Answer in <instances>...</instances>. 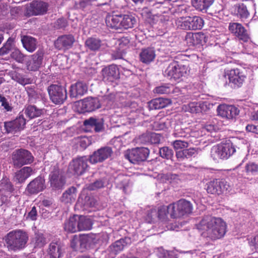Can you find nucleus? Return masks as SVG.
Listing matches in <instances>:
<instances>
[{"label": "nucleus", "mask_w": 258, "mask_h": 258, "mask_svg": "<svg viewBox=\"0 0 258 258\" xmlns=\"http://www.w3.org/2000/svg\"><path fill=\"white\" fill-rule=\"evenodd\" d=\"M155 56V51L152 47L143 49L140 54V60L146 64H149L154 61Z\"/></svg>", "instance_id": "27"}, {"label": "nucleus", "mask_w": 258, "mask_h": 258, "mask_svg": "<svg viewBox=\"0 0 258 258\" xmlns=\"http://www.w3.org/2000/svg\"><path fill=\"white\" fill-rule=\"evenodd\" d=\"M113 151L110 147L107 146L102 147L89 156V161L92 164L103 162L110 157Z\"/></svg>", "instance_id": "12"}, {"label": "nucleus", "mask_w": 258, "mask_h": 258, "mask_svg": "<svg viewBox=\"0 0 258 258\" xmlns=\"http://www.w3.org/2000/svg\"><path fill=\"white\" fill-rule=\"evenodd\" d=\"M204 25V21L198 16L188 17L182 19L180 25L181 29L184 30L201 29Z\"/></svg>", "instance_id": "13"}, {"label": "nucleus", "mask_w": 258, "mask_h": 258, "mask_svg": "<svg viewBox=\"0 0 258 258\" xmlns=\"http://www.w3.org/2000/svg\"><path fill=\"white\" fill-rule=\"evenodd\" d=\"M234 12L241 19H247L249 16L247 9L243 4L236 5L234 6Z\"/></svg>", "instance_id": "39"}, {"label": "nucleus", "mask_w": 258, "mask_h": 258, "mask_svg": "<svg viewBox=\"0 0 258 258\" xmlns=\"http://www.w3.org/2000/svg\"><path fill=\"white\" fill-rule=\"evenodd\" d=\"M227 75L229 83L233 88L240 87L246 78L244 73L238 69H231L228 72Z\"/></svg>", "instance_id": "14"}, {"label": "nucleus", "mask_w": 258, "mask_h": 258, "mask_svg": "<svg viewBox=\"0 0 258 258\" xmlns=\"http://www.w3.org/2000/svg\"><path fill=\"white\" fill-rule=\"evenodd\" d=\"M189 128H182L179 125H176L175 127L173 135L176 138L188 139L191 136L189 134Z\"/></svg>", "instance_id": "43"}, {"label": "nucleus", "mask_w": 258, "mask_h": 258, "mask_svg": "<svg viewBox=\"0 0 258 258\" xmlns=\"http://www.w3.org/2000/svg\"><path fill=\"white\" fill-rule=\"evenodd\" d=\"M211 6L212 7L211 8H209L207 12L211 15L219 13L223 9L222 6L219 4H215L214 5H212Z\"/></svg>", "instance_id": "61"}, {"label": "nucleus", "mask_w": 258, "mask_h": 258, "mask_svg": "<svg viewBox=\"0 0 258 258\" xmlns=\"http://www.w3.org/2000/svg\"><path fill=\"white\" fill-rule=\"evenodd\" d=\"M47 3L38 1H34L30 4L28 11L32 15H42L45 14L48 10Z\"/></svg>", "instance_id": "20"}, {"label": "nucleus", "mask_w": 258, "mask_h": 258, "mask_svg": "<svg viewBox=\"0 0 258 258\" xmlns=\"http://www.w3.org/2000/svg\"><path fill=\"white\" fill-rule=\"evenodd\" d=\"M37 218V211L35 206L33 207L31 211L28 213L26 216V219L32 221H35Z\"/></svg>", "instance_id": "64"}, {"label": "nucleus", "mask_w": 258, "mask_h": 258, "mask_svg": "<svg viewBox=\"0 0 258 258\" xmlns=\"http://www.w3.org/2000/svg\"><path fill=\"white\" fill-rule=\"evenodd\" d=\"M47 90L50 100L55 104H62L67 98V90L61 85L52 84Z\"/></svg>", "instance_id": "7"}, {"label": "nucleus", "mask_w": 258, "mask_h": 258, "mask_svg": "<svg viewBox=\"0 0 258 258\" xmlns=\"http://www.w3.org/2000/svg\"><path fill=\"white\" fill-rule=\"evenodd\" d=\"M232 189L230 183L224 179H216L207 183L206 189L208 193L220 195L228 194Z\"/></svg>", "instance_id": "5"}, {"label": "nucleus", "mask_w": 258, "mask_h": 258, "mask_svg": "<svg viewBox=\"0 0 258 258\" xmlns=\"http://www.w3.org/2000/svg\"><path fill=\"white\" fill-rule=\"evenodd\" d=\"M78 215H74L73 217H71L69 218L68 220H67L64 225V229L66 231L75 233L78 231V222L77 221Z\"/></svg>", "instance_id": "37"}, {"label": "nucleus", "mask_w": 258, "mask_h": 258, "mask_svg": "<svg viewBox=\"0 0 258 258\" xmlns=\"http://www.w3.org/2000/svg\"><path fill=\"white\" fill-rule=\"evenodd\" d=\"M25 90L30 98L35 99L37 97V93L33 87L27 86L25 87Z\"/></svg>", "instance_id": "63"}, {"label": "nucleus", "mask_w": 258, "mask_h": 258, "mask_svg": "<svg viewBox=\"0 0 258 258\" xmlns=\"http://www.w3.org/2000/svg\"><path fill=\"white\" fill-rule=\"evenodd\" d=\"M125 245L124 239H120L110 245L107 251L108 252L110 256L113 258L118 252L123 250Z\"/></svg>", "instance_id": "33"}, {"label": "nucleus", "mask_w": 258, "mask_h": 258, "mask_svg": "<svg viewBox=\"0 0 258 258\" xmlns=\"http://www.w3.org/2000/svg\"><path fill=\"white\" fill-rule=\"evenodd\" d=\"M104 183L102 180H97L90 184L88 186V189L90 190H94L104 186Z\"/></svg>", "instance_id": "60"}, {"label": "nucleus", "mask_w": 258, "mask_h": 258, "mask_svg": "<svg viewBox=\"0 0 258 258\" xmlns=\"http://www.w3.org/2000/svg\"><path fill=\"white\" fill-rule=\"evenodd\" d=\"M43 56V52L39 50L32 56V58L28 62L27 64V70L30 71H37L42 64Z\"/></svg>", "instance_id": "25"}, {"label": "nucleus", "mask_w": 258, "mask_h": 258, "mask_svg": "<svg viewBox=\"0 0 258 258\" xmlns=\"http://www.w3.org/2000/svg\"><path fill=\"white\" fill-rule=\"evenodd\" d=\"M149 133H147L136 138L133 142L139 144H146L149 143Z\"/></svg>", "instance_id": "54"}, {"label": "nucleus", "mask_w": 258, "mask_h": 258, "mask_svg": "<svg viewBox=\"0 0 258 258\" xmlns=\"http://www.w3.org/2000/svg\"><path fill=\"white\" fill-rule=\"evenodd\" d=\"M11 56L18 62L22 63L24 60L25 55L18 49H13Z\"/></svg>", "instance_id": "52"}, {"label": "nucleus", "mask_w": 258, "mask_h": 258, "mask_svg": "<svg viewBox=\"0 0 258 258\" xmlns=\"http://www.w3.org/2000/svg\"><path fill=\"white\" fill-rule=\"evenodd\" d=\"M128 15H107L106 18V23L108 27L115 29L124 28L127 29L129 28Z\"/></svg>", "instance_id": "8"}, {"label": "nucleus", "mask_w": 258, "mask_h": 258, "mask_svg": "<svg viewBox=\"0 0 258 258\" xmlns=\"http://www.w3.org/2000/svg\"><path fill=\"white\" fill-rule=\"evenodd\" d=\"M83 124L86 127L94 128L95 132H100L103 129V120L102 118L91 117L84 121Z\"/></svg>", "instance_id": "26"}, {"label": "nucleus", "mask_w": 258, "mask_h": 258, "mask_svg": "<svg viewBox=\"0 0 258 258\" xmlns=\"http://www.w3.org/2000/svg\"><path fill=\"white\" fill-rule=\"evenodd\" d=\"M71 247L75 250L81 251V241L80 236L75 235L71 242Z\"/></svg>", "instance_id": "58"}, {"label": "nucleus", "mask_w": 258, "mask_h": 258, "mask_svg": "<svg viewBox=\"0 0 258 258\" xmlns=\"http://www.w3.org/2000/svg\"><path fill=\"white\" fill-rule=\"evenodd\" d=\"M78 231L89 230L92 228V222L91 220L83 216L78 215Z\"/></svg>", "instance_id": "35"}, {"label": "nucleus", "mask_w": 258, "mask_h": 258, "mask_svg": "<svg viewBox=\"0 0 258 258\" xmlns=\"http://www.w3.org/2000/svg\"><path fill=\"white\" fill-rule=\"evenodd\" d=\"M218 115L227 119H232L239 114V110L234 105L220 104L217 109Z\"/></svg>", "instance_id": "16"}, {"label": "nucleus", "mask_w": 258, "mask_h": 258, "mask_svg": "<svg viewBox=\"0 0 258 258\" xmlns=\"http://www.w3.org/2000/svg\"><path fill=\"white\" fill-rule=\"evenodd\" d=\"M81 241V251L93 247L96 243L93 236L84 235L80 236Z\"/></svg>", "instance_id": "36"}, {"label": "nucleus", "mask_w": 258, "mask_h": 258, "mask_svg": "<svg viewBox=\"0 0 258 258\" xmlns=\"http://www.w3.org/2000/svg\"><path fill=\"white\" fill-rule=\"evenodd\" d=\"M235 152L236 149L233 143L228 141L213 146L211 150V156L214 160L227 159Z\"/></svg>", "instance_id": "3"}, {"label": "nucleus", "mask_w": 258, "mask_h": 258, "mask_svg": "<svg viewBox=\"0 0 258 258\" xmlns=\"http://www.w3.org/2000/svg\"><path fill=\"white\" fill-rule=\"evenodd\" d=\"M159 154L160 156L166 159H171L173 156V150L168 147H163L160 148Z\"/></svg>", "instance_id": "48"}, {"label": "nucleus", "mask_w": 258, "mask_h": 258, "mask_svg": "<svg viewBox=\"0 0 258 258\" xmlns=\"http://www.w3.org/2000/svg\"><path fill=\"white\" fill-rule=\"evenodd\" d=\"M171 103L169 99L164 98H157L148 102L149 110L160 109L166 107Z\"/></svg>", "instance_id": "29"}, {"label": "nucleus", "mask_w": 258, "mask_h": 258, "mask_svg": "<svg viewBox=\"0 0 258 258\" xmlns=\"http://www.w3.org/2000/svg\"><path fill=\"white\" fill-rule=\"evenodd\" d=\"M63 246L59 242H51L49 244L48 254L50 258H59L63 253Z\"/></svg>", "instance_id": "32"}, {"label": "nucleus", "mask_w": 258, "mask_h": 258, "mask_svg": "<svg viewBox=\"0 0 258 258\" xmlns=\"http://www.w3.org/2000/svg\"><path fill=\"white\" fill-rule=\"evenodd\" d=\"M102 80L106 84H111L119 78V73L117 67L110 65L101 71Z\"/></svg>", "instance_id": "15"}, {"label": "nucleus", "mask_w": 258, "mask_h": 258, "mask_svg": "<svg viewBox=\"0 0 258 258\" xmlns=\"http://www.w3.org/2000/svg\"><path fill=\"white\" fill-rule=\"evenodd\" d=\"M171 91L170 86L168 84L156 87L154 89V92L158 94H169Z\"/></svg>", "instance_id": "53"}, {"label": "nucleus", "mask_w": 258, "mask_h": 258, "mask_svg": "<svg viewBox=\"0 0 258 258\" xmlns=\"http://www.w3.org/2000/svg\"><path fill=\"white\" fill-rule=\"evenodd\" d=\"M169 208L172 210L171 217L174 219L190 214L193 209L191 203L184 199H181L176 203L170 204Z\"/></svg>", "instance_id": "4"}, {"label": "nucleus", "mask_w": 258, "mask_h": 258, "mask_svg": "<svg viewBox=\"0 0 258 258\" xmlns=\"http://www.w3.org/2000/svg\"><path fill=\"white\" fill-rule=\"evenodd\" d=\"M115 146H119L118 149L121 150L124 147H126L129 145V137H127V133H125L122 136L117 137L113 141Z\"/></svg>", "instance_id": "44"}, {"label": "nucleus", "mask_w": 258, "mask_h": 258, "mask_svg": "<svg viewBox=\"0 0 258 258\" xmlns=\"http://www.w3.org/2000/svg\"><path fill=\"white\" fill-rule=\"evenodd\" d=\"M197 227L198 230L206 232L212 240L222 238L226 231V223L221 218L211 215L204 216Z\"/></svg>", "instance_id": "1"}, {"label": "nucleus", "mask_w": 258, "mask_h": 258, "mask_svg": "<svg viewBox=\"0 0 258 258\" xmlns=\"http://www.w3.org/2000/svg\"><path fill=\"white\" fill-rule=\"evenodd\" d=\"M76 188L73 186L67 189L61 197L62 201L64 203H70L76 198Z\"/></svg>", "instance_id": "42"}, {"label": "nucleus", "mask_w": 258, "mask_h": 258, "mask_svg": "<svg viewBox=\"0 0 258 258\" xmlns=\"http://www.w3.org/2000/svg\"><path fill=\"white\" fill-rule=\"evenodd\" d=\"M214 2V0H191V4L196 10L206 13Z\"/></svg>", "instance_id": "31"}, {"label": "nucleus", "mask_w": 258, "mask_h": 258, "mask_svg": "<svg viewBox=\"0 0 258 258\" xmlns=\"http://www.w3.org/2000/svg\"><path fill=\"white\" fill-rule=\"evenodd\" d=\"M189 105L191 108V111L197 113L199 111L198 107H200L202 111H207L210 109L213 104L210 103L208 101H204L196 103V105L195 103H191Z\"/></svg>", "instance_id": "41"}, {"label": "nucleus", "mask_w": 258, "mask_h": 258, "mask_svg": "<svg viewBox=\"0 0 258 258\" xmlns=\"http://www.w3.org/2000/svg\"><path fill=\"white\" fill-rule=\"evenodd\" d=\"M157 219H158V217L156 209H152L148 211L146 217V220L148 223H151Z\"/></svg>", "instance_id": "59"}, {"label": "nucleus", "mask_w": 258, "mask_h": 258, "mask_svg": "<svg viewBox=\"0 0 258 258\" xmlns=\"http://www.w3.org/2000/svg\"><path fill=\"white\" fill-rule=\"evenodd\" d=\"M185 40L189 46H195L199 44L203 45L206 42V35L202 32L188 33Z\"/></svg>", "instance_id": "22"}, {"label": "nucleus", "mask_w": 258, "mask_h": 258, "mask_svg": "<svg viewBox=\"0 0 258 258\" xmlns=\"http://www.w3.org/2000/svg\"><path fill=\"white\" fill-rule=\"evenodd\" d=\"M89 158L82 156L73 159L69 164V169L74 174L81 175L88 168Z\"/></svg>", "instance_id": "10"}, {"label": "nucleus", "mask_w": 258, "mask_h": 258, "mask_svg": "<svg viewBox=\"0 0 258 258\" xmlns=\"http://www.w3.org/2000/svg\"><path fill=\"white\" fill-rule=\"evenodd\" d=\"M28 240L25 232L21 230L13 231L7 235L6 241L10 250L16 251L23 249Z\"/></svg>", "instance_id": "2"}, {"label": "nucleus", "mask_w": 258, "mask_h": 258, "mask_svg": "<svg viewBox=\"0 0 258 258\" xmlns=\"http://www.w3.org/2000/svg\"><path fill=\"white\" fill-rule=\"evenodd\" d=\"M49 180L51 187L53 189L59 190L63 188L65 184L63 176L60 173L58 166L57 164L51 166Z\"/></svg>", "instance_id": "11"}, {"label": "nucleus", "mask_w": 258, "mask_h": 258, "mask_svg": "<svg viewBox=\"0 0 258 258\" xmlns=\"http://www.w3.org/2000/svg\"><path fill=\"white\" fill-rule=\"evenodd\" d=\"M24 113L30 119L40 116L43 112L41 109L38 108L35 105H28L24 109Z\"/></svg>", "instance_id": "38"}, {"label": "nucleus", "mask_w": 258, "mask_h": 258, "mask_svg": "<svg viewBox=\"0 0 258 258\" xmlns=\"http://www.w3.org/2000/svg\"><path fill=\"white\" fill-rule=\"evenodd\" d=\"M187 67L177 61L171 62L163 73L164 76L170 80L177 81L187 72Z\"/></svg>", "instance_id": "6"}, {"label": "nucleus", "mask_w": 258, "mask_h": 258, "mask_svg": "<svg viewBox=\"0 0 258 258\" xmlns=\"http://www.w3.org/2000/svg\"><path fill=\"white\" fill-rule=\"evenodd\" d=\"M244 171L247 175L254 176L258 172V164L253 162H249L245 165Z\"/></svg>", "instance_id": "46"}, {"label": "nucleus", "mask_w": 258, "mask_h": 258, "mask_svg": "<svg viewBox=\"0 0 258 258\" xmlns=\"http://www.w3.org/2000/svg\"><path fill=\"white\" fill-rule=\"evenodd\" d=\"M26 119L23 114H19L15 120L5 122L4 126L8 133L15 134L24 128Z\"/></svg>", "instance_id": "18"}, {"label": "nucleus", "mask_w": 258, "mask_h": 258, "mask_svg": "<svg viewBox=\"0 0 258 258\" xmlns=\"http://www.w3.org/2000/svg\"><path fill=\"white\" fill-rule=\"evenodd\" d=\"M12 159L14 165L18 167L31 164L33 161V157L31 153L28 150L23 149L14 151Z\"/></svg>", "instance_id": "9"}, {"label": "nucleus", "mask_w": 258, "mask_h": 258, "mask_svg": "<svg viewBox=\"0 0 258 258\" xmlns=\"http://www.w3.org/2000/svg\"><path fill=\"white\" fill-rule=\"evenodd\" d=\"M82 107L84 112H91L100 107L98 99L88 98L84 99L82 103Z\"/></svg>", "instance_id": "28"}, {"label": "nucleus", "mask_w": 258, "mask_h": 258, "mask_svg": "<svg viewBox=\"0 0 258 258\" xmlns=\"http://www.w3.org/2000/svg\"><path fill=\"white\" fill-rule=\"evenodd\" d=\"M171 145L175 150H177L187 148L189 146V142L186 140H176L172 142Z\"/></svg>", "instance_id": "49"}, {"label": "nucleus", "mask_w": 258, "mask_h": 258, "mask_svg": "<svg viewBox=\"0 0 258 258\" xmlns=\"http://www.w3.org/2000/svg\"><path fill=\"white\" fill-rule=\"evenodd\" d=\"M12 43V40L9 38L6 43L0 48V55H4L9 53L10 51L13 50Z\"/></svg>", "instance_id": "51"}, {"label": "nucleus", "mask_w": 258, "mask_h": 258, "mask_svg": "<svg viewBox=\"0 0 258 258\" xmlns=\"http://www.w3.org/2000/svg\"><path fill=\"white\" fill-rule=\"evenodd\" d=\"M74 42L75 38L72 35H63L58 37L54 44L56 48L59 50H66L71 48Z\"/></svg>", "instance_id": "24"}, {"label": "nucleus", "mask_w": 258, "mask_h": 258, "mask_svg": "<svg viewBox=\"0 0 258 258\" xmlns=\"http://www.w3.org/2000/svg\"><path fill=\"white\" fill-rule=\"evenodd\" d=\"M122 44H119V47L118 48H115V50H112L111 52V55L114 59H123L124 56L126 55L127 52L124 51V49H122Z\"/></svg>", "instance_id": "47"}, {"label": "nucleus", "mask_w": 258, "mask_h": 258, "mask_svg": "<svg viewBox=\"0 0 258 258\" xmlns=\"http://www.w3.org/2000/svg\"><path fill=\"white\" fill-rule=\"evenodd\" d=\"M0 103L1 106L6 111H11L12 110L13 107L9 104L8 98L1 94H0Z\"/></svg>", "instance_id": "56"}, {"label": "nucleus", "mask_w": 258, "mask_h": 258, "mask_svg": "<svg viewBox=\"0 0 258 258\" xmlns=\"http://www.w3.org/2000/svg\"><path fill=\"white\" fill-rule=\"evenodd\" d=\"M172 210L169 208V205L168 206L161 207L157 211L158 219L162 221H166L167 219L168 214L171 215Z\"/></svg>", "instance_id": "45"}, {"label": "nucleus", "mask_w": 258, "mask_h": 258, "mask_svg": "<svg viewBox=\"0 0 258 258\" xmlns=\"http://www.w3.org/2000/svg\"><path fill=\"white\" fill-rule=\"evenodd\" d=\"M150 153L147 148H136L130 152V162L134 164L138 163L146 160Z\"/></svg>", "instance_id": "19"}, {"label": "nucleus", "mask_w": 258, "mask_h": 258, "mask_svg": "<svg viewBox=\"0 0 258 258\" xmlns=\"http://www.w3.org/2000/svg\"><path fill=\"white\" fill-rule=\"evenodd\" d=\"M33 173V169L30 167L26 166L16 172L15 179L18 182L21 183L29 177Z\"/></svg>", "instance_id": "30"}, {"label": "nucleus", "mask_w": 258, "mask_h": 258, "mask_svg": "<svg viewBox=\"0 0 258 258\" xmlns=\"http://www.w3.org/2000/svg\"><path fill=\"white\" fill-rule=\"evenodd\" d=\"M36 246L41 247L46 243V239L42 234H36L34 238Z\"/></svg>", "instance_id": "55"}, {"label": "nucleus", "mask_w": 258, "mask_h": 258, "mask_svg": "<svg viewBox=\"0 0 258 258\" xmlns=\"http://www.w3.org/2000/svg\"><path fill=\"white\" fill-rule=\"evenodd\" d=\"M45 187L44 178L38 176L27 185L26 190L30 194H36L42 191Z\"/></svg>", "instance_id": "23"}, {"label": "nucleus", "mask_w": 258, "mask_h": 258, "mask_svg": "<svg viewBox=\"0 0 258 258\" xmlns=\"http://www.w3.org/2000/svg\"><path fill=\"white\" fill-rule=\"evenodd\" d=\"M14 80L23 86L32 84L33 82V79L31 78H26L20 74L16 75L15 76Z\"/></svg>", "instance_id": "50"}, {"label": "nucleus", "mask_w": 258, "mask_h": 258, "mask_svg": "<svg viewBox=\"0 0 258 258\" xmlns=\"http://www.w3.org/2000/svg\"><path fill=\"white\" fill-rule=\"evenodd\" d=\"M68 25L67 20L64 18H59L57 19L54 23V27L56 29L64 28Z\"/></svg>", "instance_id": "62"}, {"label": "nucleus", "mask_w": 258, "mask_h": 258, "mask_svg": "<svg viewBox=\"0 0 258 258\" xmlns=\"http://www.w3.org/2000/svg\"><path fill=\"white\" fill-rule=\"evenodd\" d=\"M149 143L156 144L160 142L161 136L155 133H149Z\"/></svg>", "instance_id": "57"}, {"label": "nucleus", "mask_w": 258, "mask_h": 258, "mask_svg": "<svg viewBox=\"0 0 258 258\" xmlns=\"http://www.w3.org/2000/svg\"><path fill=\"white\" fill-rule=\"evenodd\" d=\"M21 41L23 47L30 52H33L37 48V40L31 36H23Z\"/></svg>", "instance_id": "34"}, {"label": "nucleus", "mask_w": 258, "mask_h": 258, "mask_svg": "<svg viewBox=\"0 0 258 258\" xmlns=\"http://www.w3.org/2000/svg\"><path fill=\"white\" fill-rule=\"evenodd\" d=\"M102 45L101 40L94 37L88 38L85 41V46L92 51L98 50Z\"/></svg>", "instance_id": "40"}, {"label": "nucleus", "mask_w": 258, "mask_h": 258, "mask_svg": "<svg viewBox=\"0 0 258 258\" xmlns=\"http://www.w3.org/2000/svg\"><path fill=\"white\" fill-rule=\"evenodd\" d=\"M88 90L86 83L83 82H77L72 84L70 87L69 95L71 98H79L83 96Z\"/></svg>", "instance_id": "21"}, {"label": "nucleus", "mask_w": 258, "mask_h": 258, "mask_svg": "<svg viewBox=\"0 0 258 258\" xmlns=\"http://www.w3.org/2000/svg\"><path fill=\"white\" fill-rule=\"evenodd\" d=\"M228 28L229 31L239 40L246 42L249 40L250 37L247 31L241 24L230 23Z\"/></svg>", "instance_id": "17"}]
</instances>
